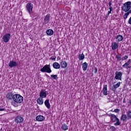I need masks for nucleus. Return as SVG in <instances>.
<instances>
[{
	"label": "nucleus",
	"instance_id": "f257e3e1",
	"mask_svg": "<svg viewBox=\"0 0 131 131\" xmlns=\"http://www.w3.org/2000/svg\"><path fill=\"white\" fill-rule=\"evenodd\" d=\"M13 102L16 104H21L23 102L24 98L22 96L19 94L13 95Z\"/></svg>",
	"mask_w": 131,
	"mask_h": 131
},
{
	"label": "nucleus",
	"instance_id": "f03ea898",
	"mask_svg": "<svg viewBox=\"0 0 131 131\" xmlns=\"http://www.w3.org/2000/svg\"><path fill=\"white\" fill-rule=\"evenodd\" d=\"M131 8V2H127L123 5L122 6V10L124 12H129Z\"/></svg>",
	"mask_w": 131,
	"mask_h": 131
},
{
	"label": "nucleus",
	"instance_id": "7ed1b4c3",
	"mask_svg": "<svg viewBox=\"0 0 131 131\" xmlns=\"http://www.w3.org/2000/svg\"><path fill=\"white\" fill-rule=\"evenodd\" d=\"M110 116L111 117V120L113 122H116L117 121V122L115 123V125H120V121H119V119L118 118H117L116 115L114 114H111Z\"/></svg>",
	"mask_w": 131,
	"mask_h": 131
},
{
	"label": "nucleus",
	"instance_id": "20e7f679",
	"mask_svg": "<svg viewBox=\"0 0 131 131\" xmlns=\"http://www.w3.org/2000/svg\"><path fill=\"white\" fill-rule=\"evenodd\" d=\"M40 71L41 72L51 73L52 72V70H51V65L46 64L42 69H41Z\"/></svg>",
	"mask_w": 131,
	"mask_h": 131
},
{
	"label": "nucleus",
	"instance_id": "39448f33",
	"mask_svg": "<svg viewBox=\"0 0 131 131\" xmlns=\"http://www.w3.org/2000/svg\"><path fill=\"white\" fill-rule=\"evenodd\" d=\"M11 39V34L8 33L3 36V39L4 42H9Z\"/></svg>",
	"mask_w": 131,
	"mask_h": 131
},
{
	"label": "nucleus",
	"instance_id": "423d86ee",
	"mask_svg": "<svg viewBox=\"0 0 131 131\" xmlns=\"http://www.w3.org/2000/svg\"><path fill=\"white\" fill-rule=\"evenodd\" d=\"M116 76L115 77V79L117 80H121V77H122V73L121 72H116Z\"/></svg>",
	"mask_w": 131,
	"mask_h": 131
},
{
	"label": "nucleus",
	"instance_id": "0eeeda50",
	"mask_svg": "<svg viewBox=\"0 0 131 131\" xmlns=\"http://www.w3.org/2000/svg\"><path fill=\"white\" fill-rule=\"evenodd\" d=\"M50 18H51V15L50 14H48L44 18V25H46V24H48V23L50 22Z\"/></svg>",
	"mask_w": 131,
	"mask_h": 131
},
{
	"label": "nucleus",
	"instance_id": "6e6552de",
	"mask_svg": "<svg viewBox=\"0 0 131 131\" xmlns=\"http://www.w3.org/2000/svg\"><path fill=\"white\" fill-rule=\"evenodd\" d=\"M26 8L29 13H31L32 12V9H33V5L31 3H28L26 5Z\"/></svg>",
	"mask_w": 131,
	"mask_h": 131
},
{
	"label": "nucleus",
	"instance_id": "1a4fd4ad",
	"mask_svg": "<svg viewBox=\"0 0 131 131\" xmlns=\"http://www.w3.org/2000/svg\"><path fill=\"white\" fill-rule=\"evenodd\" d=\"M24 120L23 118L20 116L16 117L15 119L16 123H22Z\"/></svg>",
	"mask_w": 131,
	"mask_h": 131
},
{
	"label": "nucleus",
	"instance_id": "9d476101",
	"mask_svg": "<svg viewBox=\"0 0 131 131\" xmlns=\"http://www.w3.org/2000/svg\"><path fill=\"white\" fill-rule=\"evenodd\" d=\"M18 66V63L16 61L13 60L10 61L9 63V66L10 68H13V67H16Z\"/></svg>",
	"mask_w": 131,
	"mask_h": 131
},
{
	"label": "nucleus",
	"instance_id": "9b49d317",
	"mask_svg": "<svg viewBox=\"0 0 131 131\" xmlns=\"http://www.w3.org/2000/svg\"><path fill=\"white\" fill-rule=\"evenodd\" d=\"M14 97V95L13 94V92H8L6 95V98L8 100H13Z\"/></svg>",
	"mask_w": 131,
	"mask_h": 131
},
{
	"label": "nucleus",
	"instance_id": "f8f14e48",
	"mask_svg": "<svg viewBox=\"0 0 131 131\" xmlns=\"http://www.w3.org/2000/svg\"><path fill=\"white\" fill-rule=\"evenodd\" d=\"M117 42H120L123 40V36L121 35H118L116 38Z\"/></svg>",
	"mask_w": 131,
	"mask_h": 131
},
{
	"label": "nucleus",
	"instance_id": "ddd939ff",
	"mask_svg": "<svg viewBox=\"0 0 131 131\" xmlns=\"http://www.w3.org/2000/svg\"><path fill=\"white\" fill-rule=\"evenodd\" d=\"M130 63V59H129L127 62L125 63L122 66V68H126V69H129V68H130V66H129Z\"/></svg>",
	"mask_w": 131,
	"mask_h": 131
},
{
	"label": "nucleus",
	"instance_id": "4468645a",
	"mask_svg": "<svg viewBox=\"0 0 131 131\" xmlns=\"http://www.w3.org/2000/svg\"><path fill=\"white\" fill-rule=\"evenodd\" d=\"M120 86V82H118L117 84L115 85H114L112 88L111 90L113 91V92H115L116 91V89L118 88H119Z\"/></svg>",
	"mask_w": 131,
	"mask_h": 131
},
{
	"label": "nucleus",
	"instance_id": "2eb2a0df",
	"mask_svg": "<svg viewBox=\"0 0 131 131\" xmlns=\"http://www.w3.org/2000/svg\"><path fill=\"white\" fill-rule=\"evenodd\" d=\"M120 120L123 122H126L127 120V116L125 114H122Z\"/></svg>",
	"mask_w": 131,
	"mask_h": 131
},
{
	"label": "nucleus",
	"instance_id": "dca6fc26",
	"mask_svg": "<svg viewBox=\"0 0 131 131\" xmlns=\"http://www.w3.org/2000/svg\"><path fill=\"white\" fill-rule=\"evenodd\" d=\"M45 117L43 116L39 115L36 117V120L37 121H43L45 120Z\"/></svg>",
	"mask_w": 131,
	"mask_h": 131
},
{
	"label": "nucleus",
	"instance_id": "f3484780",
	"mask_svg": "<svg viewBox=\"0 0 131 131\" xmlns=\"http://www.w3.org/2000/svg\"><path fill=\"white\" fill-rule=\"evenodd\" d=\"M39 96L41 98H46L47 97V93L43 91H41L39 93Z\"/></svg>",
	"mask_w": 131,
	"mask_h": 131
},
{
	"label": "nucleus",
	"instance_id": "a211bd4d",
	"mask_svg": "<svg viewBox=\"0 0 131 131\" xmlns=\"http://www.w3.org/2000/svg\"><path fill=\"white\" fill-rule=\"evenodd\" d=\"M44 104L48 109L51 108V104H50V100L49 99L45 100Z\"/></svg>",
	"mask_w": 131,
	"mask_h": 131
},
{
	"label": "nucleus",
	"instance_id": "6ab92c4d",
	"mask_svg": "<svg viewBox=\"0 0 131 131\" xmlns=\"http://www.w3.org/2000/svg\"><path fill=\"white\" fill-rule=\"evenodd\" d=\"M52 66L54 69H60V64L58 62H54L52 64Z\"/></svg>",
	"mask_w": 131,
	"mask_h": 131
},
{
	"label": "nucleus",
	"instance_id": "aec40b11",
	"mask_svg": "<svg viewBox=\"0 0 131 131\" xmlns=\"http://www.w3.org/2000/svg\"><path fill=\"white\" fill-rule=\"evenodd\" d=\"M118 48V44L116 42H113L112 44V50H116Z\"/></svg>",
	"mask_w": 131,
	"mask_h": 131
},
{
	"label": "nucleus",
	"instance_id": "412c9836",
	"mask_svg": "<svg viewBox=\"0 0 131 131\" xmlns=\"http://www.w3.org/2000/svg\"><path fill=\"white\" fill-rule=\"evenodd\" d=\"M60 65L61 68L65 69L66 68V67H67L68 64H67V62H66V61H61Z\"/></svg>",
	"mask_w": 131,
	"mask_h": 131
},
{
	"label": "nucleus",
	"instance_id": "4be33fe9",
	"mask_svg": "<svg viewBox=\"0 0 131 131\" xmlns=\"http://www.w3.org/2000/svg\"><path fill=\"white\" fill-rule=\"evenodd\" d=\"M102 92L104 96H107V95H108V93L107 92V85H104L102 90Z\"/></svg>",
	"mask_w": 131,
	"mask_h": 131
},
{
	"label": "nucleus",
	"instance_id": "5701e85b",
	"mask_svg": "<svg viewBox=\"0 0 131 131\" xmlns=\"http://www.w3.org/2000/svg\"><path fill=\"white\" fill-rule=\"evenodd\" d=\"M46 33L47 35H49L51 36V35H53L54 34V31L52 29H48L46 31Z\"/></svg>",
	"mask_w": 131,
	"mask_h": 131
},
{
	"label": "nucleus",
	"instance_id": "b1692460",
	"mask_svg": "<svg viewBox=\"0 0 131 131\" xmlns=\"http://www.w3.org/2000/svg\"><path fill=\"white\" fill-rule=\"evenodd\" d=\"M37 103L39 105H42L43 104V100L41 98H39L37 99Z\"/></svg>",
	"mask_w": 131,
	"mask_h": 131
},
{
	"label": "nucleus",
	"instance_id": "393cba45",
	"mask_svg": "<svg viewBox=\"0 0 131 131\" xmlns=\"http://www.w3.org/2000/svg\"><path fill=\"white\" fill-rule=\"evenodd\" d=\"M69 127L66 125V124H63L61 125V129L63 130H67L68 129Z\"/></svg>",
	"mask_w": 131,
	"mask_h": 131
},
{
	"label": "nucleus",
	"instance_id": "a878e982",
	"mask_svg": "<svg viewBox=\"0 0 131 131\" xmlns=\"http://www.w3.org/2000/svg\"><path fill=\"white\" fill-rule=\"evenodd\" d=\"M88 63L85 62L83 63L82 68H83V71H85V70L88 69Z\"/></svg>",
	"mask_w": 131,
	"mask_h": 131
},
{
	"label": "nucleus",
	"instance_id": "bb28decb",
	"mask_svg": "<svg viewBox=\"0 0 131 131\" xmlns=\"http://www.w3.org/2000/svg\"><path fill=\"white\" fill-rule=\"evenodd\" d=\"M129 14H131V9L128 12L124 14L123 16L124 19H127V16H128Z\"/></svg>",
	"mask_w": 131,
	"mask_h": 131
},
{
	"label": "nucleus",
	"instance_id": "cd10ccee",
	"mask_svg": "<svg viewBox=\"0 0 131 131\" xmlns=\"http://www.w3.org/2000/svg\"><path fill=\"white\" fill-rule=\"evenodd\" d=\"M79 60H83V59H84V54L83 53H82V54H80L79 55V57H78Z\"/></svg>",
	"mask_w": 131,
	"mask_h": 131
},
{
	"label": "nucleus",
	"instance_id": "c85d7f7f",
	"mask_svg": "<svg viewBox=\"0 0 131 131\" xmlns=\"http://www.w3.org/2000/svg\"><path fill=\"white\" fill-rule=\"evenodd\" d=\"M51 77L53 79H57V78H58V75H51Z\"/></svg>",
	"mask_w": 131,
	"mask_h": 131
},
{
	"label": "nucleus",
	"instance_id": "c756f323",
	"mask_svg": "<svg viewBox=\"0 0 131 131\" xmlns=\"http://www.w3.org/2000/svg\"><path fill=\"white\" fill-rule=\"evenodd\" d=\"M116 58L119 61H121V60H122L121 56H120V55H116Z\"/></svg>",
	"mask_w": 131,
	"mask_h": 131
},
{
	"label": "nucleus",
	"instance_id": "7c9ffc66",
	"mask_svg": "<svg viewBox=\"0 0 131 131\" xmlns=\"http://www.w3.org/2000/svg\"><path fill=\"white\" fill-rule=\"evenodd\" d=\"M127 115L129 118H131V110L128 111V112L127 113Z\"/></svg>",
	"mask_w": 131,
	"mask_h": 131
},
{
	"label": "nucleus",
	"instance_id": "2f4dec72",
	"mask_svg": "<svg viewBox=\"0 0 131 131\" xmlns=\"http://www.w3.org/2000/svg\"><path fill=\"white\" fill-rule=\"evenodd\" d=\"M12 105L14 106V107H18V104L14 101L13 102H12Z\"/></svg>",
	"mask_w": 131,
	"mask_h": 131
},
{
	"label": "nucleus",
	"instance_id": "473e14b6",
	"mask_svg": "<svg viewBox=\"0 0 131 131\" xmlns=\"http://www.w3.org/2000/svg\"><path fill=\"white\" fill-rule=\"evenodd\" d=\"M119 111H120V110L117 108L114 110V112H115L116 113H119Z\"/></svg>",
	"mask_w": 131,
	"mask_h": 131
},
{
	"label": "nucleus",
	"instance_id": "72a5a7b5",
	"mask_svg": "<svg viewBox=\"0 0 131 131\" xmlns=\"http://www.w3.org/2000/svg\"><path fill=\"white\" fill-rule=\"evenodd\" d=\"M127 58H128V56L125 55V56L122 57V60H126Z\"/></svg>",
	"mask_w": 131,
	"mask_h": 131
},
{
	"label": "nucleus",
	"instance_id": "f704fd0d",
	"mask_svg": "<svg viewBox=\"0 0 131 131\" xmlns=\"http://www.w3.org/2000/svg\"><path fill=\"white\" fill-rule=\"evenodd\" d=\"M50 60H54V61L56 60V56H54V57L52 56L50 58Z\"/></svg>",
	"mask_w": 131,
	"mask_h": 131
},
{
	"label": "nucleus",
	"instance_id": "c9c22d12",
	"mask_svg": "<svg viewBox=\"0 0 131 131\" xmlns=\"http://www.w3.org/2000/svg\"><path fill=\"white\" fill-rule=\"evenodd\" d=\"M94 73H97V72H98V69L95 68L94 70Z\"/></svg>",
	"mask_w": 131,
	"mask_h": 131
},
{
	"label": "nucleus",
	"instance_id": "e433bc0d",
	"mask_svg": "<svg viewBox=\"0 0 131 131\" xmlns=\"http://www.w3.org/2000/svg\"><path fill=\"white\" fill-rule=\"evenodd\" d=\"M111 128L112 130H115V127H114V126H111Z\"/></svg>",
	"mask_w": 131,
	"mask_h": 131
},
{
	"label": "nucleus",
	"instance_id": "4c0bfd02",
	"mask_svg": "<svg viewBox=\"0 0 131 131\" xmlns=\"http://www.w3.org/2000/svg\"><path fill=\"white\" fill-rule=\"evenodd\" d=\"M108 5L110 7H111V6L112 5V3H111V1H110V2H108Z\"/></svg>",
	"mask_w": 131,
	"mask_h": 131
},
{
	"label": "nucleus",
	"instance_id": "58836bf2",
	"mask_svg": "<svg viewBox=\"0 0 131 131\" xmlns=\"http://www.w3.org/2000/svg\"><path fill=\"white\" fill-rule=\"evenodd\" d=\"M128 106H131V99L129 100Z\"/></svg>",
	"mask_w": 131,
	"mask_h": 131
},
{
	"label": "nucleus",
	"instance_id": "ea45409f",
	"mask_svg": "<svg viewBox=\"0 0 131 131\" xmlns=\"http://www.w3.org/2000/svg\"><path fill=\"white\" fill-rule=\"evenodd\" d=\"M6 110L5 108H0V111H5Z\"/></svg>",
	"mask_w": 131,
	"mask_h": 131
},
{
	"label": "nucleus",
	"instance_id": "a19ab883",
	"mask_svg": "<svg viewBox=\"0 0 131 131\" xmlns=\"http://www.w3.org/2000/svg\"><path fill=\"white\" fill-rule=\"evenodd\" d=\"M123 103H126V100H125V98L123 99Z\"/></svg>",
	"mask_w": 131,
	"mask_h": 131
},
{
	"label": "nucleus",
	"instance_id": "79ce46f5",
	"mask_svg": "<svg viewBox=\"0 0 131 131\" xmlns=\"http://www.w3.org/2000/svg\"><path fill=\"white\" fill-rule=\"evenodd\" d=\"M111 12H112V11L110 10L108 13H107V15H109L110 14H111Z\"/></svg>",
	"mask_w": 131,
	"mask_h": 131
},
{
	"label": "nucleus",
	"instance_id": "37998d69",
	"mask_svg": "<svg viewBox=\"0 0 131 131\" xmlns=\"http://www.w3.org/2000/svg\"><path fill=\"white\" fill-rule=\"evenodd\" d=\"M110 11H112V6H110Z\"/></svg>",
	"mask_w": 131,
	"mask_h": 131
}]
</instances>
